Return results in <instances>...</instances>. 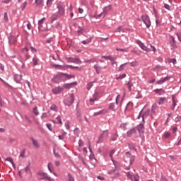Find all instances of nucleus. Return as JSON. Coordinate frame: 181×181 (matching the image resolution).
I'll list each match as a JSON object with an SVG mask.
<instances>
[{
  "mask_svg": "<svg viewBox=\"0 0 181 181\" xmlns=\"http://www.w3.org/2000/svg\"><path fill=\"white\" fill-rule=\"evenodd\" d=\"M57 13H55L52 16V22H54V21H56V19H58V18H62V16H64V6L62 4L57 5Z\"/></svg>",
  "mask_w": 181,
  "mask_h": 181,
  "instance_id": "obj_1",
  "label": "nucleus"
},
{
  "mask_svg": "<svg viewBox=\"0 0 181 181\" xmlns=\"http://www.w3.org/2000/svg\"><path fill=\"white\" fill-rule=\"evenodd\" d=\"M109 11H111V6H106L104 10H103V12L100 13V14H96L95 16V18L96 19H100L101 18H105V15H107V13H108Z\"/></svg>",
  "mask_w": 181,
  "mask_h": 181,
  "instance_id": "obj_2",
  "label": "nucleus"
},
{
  "mask_svg": "<svg viewBox=\"0 0 181 181\" xmlns=\"http://www.w3.org/2000/svg\"><path fill=\"white\" fill-rule=\"evenodd\" d=\"M74 103V95L71 94L64 100V104L70 107Z\"/></svg>",
  "mask_w": 181,
  "mask_h": 181,
  "instance_id": "obj_3",
  "label": "nucleus"
},
{
  "mask_svg": "<svg viewBox=\"0 0 181 181\" xmlns=\"http://www.w3.org/2000/svg\"><path fill=\"white\" fill-rule=\"evenodd\" d=\"M108 138V131L103 132L100 136L99 137V140L98 141V144H101L103 141H105Z\"/></svg>",
  "mask_w": 181,
  "mask_h": 181,
  "instance_id": "obj_4",
  "label": "nucleus"
},
{
  "mask_svg": "<svg viewBox=\"0 0 181 181\" xmlns=\"http://www.w3.org/2000/svg\"><path fill=\"white\" fill-rule=\"evenodd\" d=\"M126 162H129L131 165L134 163V161L135 160V156L131 155L129 152L126 153Z\"/></svg>",
  "mask_w": 181,
  "mask_h": 181,
  "instance_id": "obj_5",
  "label": "nucleus"
},
{
  "mask_svg": "<svg viewBox=\"0 0 181 181\" xmlns=\"http://www.w3.org/2000/svg\"><path fill=\"white\" fill-rule=\"evenodd\" d=\"M66 61L68 63H75L76 64H81L82 62L79 58H72L68 57L66 58Z\"/></svg>",
  "mask_w": 181,
  "mask_h": 181,
  "instance_id": "obj_6",
  "label": "nucleus"
},
{
  "mask_svg": "<svg viewBox=\"0 0 181 181\" xmlns=\"http://www.w3.org/2000/svg\"><path fill=\"white\" fill-rule=\"evenodd\" d=\"M137 45L141 47L142 50L144 52H146L147 53L151 52V49L148 48L146 46H145V44H144L142 42L137 40L136 41Z\"/></svg>",
  "mask_w": 181,
  "mask_h": 181,
  "instance_id": "obj_7",
  "label": "nucleus"
},
{
  "mask_svg": "<svg viewBox=\"0 0 181 181\" xmlns=\"http://www.w3.org/2000/svg\"><path fill=\"white\" fill-rule=\"evenodd\" d=\"M142 21L146 25L147 28H151V19H149V16H143Z\"/></svg>",
  "mask_w": 181,
  "mask_h": 181,
  "instance_id": "obj_8",
  "label": "nucleus"
},
{
  "mask_svg": "<svg viewBox=\"0 0 181 181\" xmlns=\"http://www.w3.org/2000/svg\"><path fill=\"white\" fill-rule=\"evenodd\" d=\"M127 177L132 181H139V175H133L130 172L127 173Z\"/></svg>",
  "mask_w": 181,
  "mask_h": 181,
  "instance_id": "obj_9",
  "label": "nucleus"
},
{
  "mask_svg": "<svg viewBox=\"0 0 181 181\" xmlns=\"http://www.w3.org/2000/svg\"><path fill=\"white\" fill-rule=\"evenodd\" d=\"M38 175L41 176L40 179H47L49 181H52V178L47 176V173H44L43 171H39Z\"/></svg>",
  "mask_w": 181,
  "mask_h": 181,
  "instance_id": "obj_10",
  "label": "nucleus"
},
{
  "mask_svg": "<svg viewBox=\"0 0 181 181\" xmlns=\"http://www.w3.org/2000/svg\"><path fill=\"white\" fill-rule=\"evenodd\" d=\"M63 91V88L58 86L52 89L53 94H60Z\"/></svg>",
  "mask_w": 181,
  "mask_h": 181,
  "instance_id": "obj_11",
  "label": "nucleus"
},
{
  "mask_svg": "<svg viewBox=\"0 0 181 181\" xmlns=\"http://www.w3.org/2000/svg\"><path fill=\"white\" fill-rule=\"evenodd\" d=\"M153 93L156 94H158V95H163V94H165L166 91L165 90L160 88V89H156L153 90Z\"/></svg>",
  "mask_w": 181,
  "mask_h": 181,
  "instance_id": "obj_12",
  "label": "nucleus"
},
{
  "mask_svg": "<svg viewBox=\"0 0 181 181\" xmlns=\"http://www.w3.org/2000/svg\"><path fill=\"white\" fill-rule=\"evenodd\" d=\"M31 141L33 142V145L37 149H39L40 148V144H39V142H37V140L32 138Z\"/></svg>",
  "mask_w": 181,
  "mask_h": 181,
  "instance_id": "obj_13",
  "label": "nucleus"
},
{
  "mask_svg": "<svg viewBox=\"0 0 181 181\" xmlns=\"http://www.w3.org/2000/svg\"><path fill=\"white\" fill-rule=\"evenodd\" d=\"M107 112H108L107 110H100L99 112H96L94 113V117H97L98 115H103V114H107Z\"/></svg>",
  "mask_w": 181,
  "mask_h": 181,
  "instance_id": "obj_14",
  "label": "nucleus"
},
{
  "mask_svg": "<svg viewBox=\"0 0 181 181\" xmlns=\"http://www.w3.org/2000/svg\"><path fill=\"white\" fill-rule=\"evenodd\" d=\"M45 21H46V18H43L41 20L39 21L38 22V28L40 29V30H42V28H43V23L45 22Z\"/></svg>",
  "mask_w": 181,
  "mask_h": 181,
  "instance_id": "obj_15",
  "label": "nucleus"
},
{
  "mask_svg": "<svg viewBox=\"0 0 181 181\" xmlns=\"http://www.w3.org/2000/svg\"><path fill=\"white\" fill-rule=\"evenodd\" d=\"M62 76H64V77H66V78H67L68 80H70V78H74V75H71V74H61L60 76L62 77Z\"/></svg>",
  "mask_w": 181,
  "mask_h": 181,
  "instance_id": "obj_16",
  "label": "nucleus"
},
{
  "mask_svg": "<svg viewBox=\"0 0 181 181\" xmlns=\"http://www.w3.org/2000/svg\"><path fill=\"white\" fill-rule=\"evenodd\" d=\"M14 78L16 83H21V81H22V75L16 74L14 76Z\"/></svg>",
  "mask_w": 181,
  "mask_h": 181,
  "instance_id": "obj_17",
  "label": "nucleus"
},
{
  "mask_svg": "<svg viewBox=\"0 0 181 181\" xmlns=\"http://www.w3.org/2000/svg\"><path fill=\"white\" fill-rule=\"evenodd\" d=\"M98 100V95L97 93L94 94L93 97L90 99V103H94Z\"/></svg>",
  "mask_w": 181,
  "mask_h": 181,
  "instance_id": "obj_18",
  "label": "nucleus"
},
{
  "mask_svg": "<svg viewBox=\"0 0 181 181\" xmlns=\"http://www.w3.org/2000/svg\"><path fill=\"white\" fill-rule=\"evenodd\" d=\"M115 60H117V58H114V57H112V59H110L111 64L112 66H113V67H117L118 66Z\"/></svg>",
  "mask_w": 181,
  "mask_h": 181,
  "instance_id": "obj_19",
  "label": "nucleus"
},
{
  "mask_svg": "<svg viewBox=\"0 0 181 181\" xmlns=\"http://www.w3.org/2000/svg\"><path fill=\"white\" fill-rule=\"evenodd\" d=\"M168 80H169V77H165V78L157 81L156 83L157 84H163V83H165V81H168Z\"/></svg>",
  "mask_w": 181,
  "mask_h": 181,
  "instance_id": "obj_20",
  "label": "nucleus"
},
{
  "mask_svg": "<svg viewBox=\"0 0 181 181\" xmlns=\"http://www.w3.org/2000/svg\"><path fill=\"white\" fill-rule=\"evenodd\" d=\"M47 168H48V170H49V172H51V173L54 172V168H53L52 163H48Z\"/></svg>",
  "mask_w": 181,
  "mask_h": 181,
  "instance_id": "obj_21",
  "label": "nucleus"
},
{
  "mask_svg": "<svg viewBox=\"0 0 181 181\" xmlns=\"http://www.w3.org/2000/svg\"><path fill=\"white\" fill-rule=\"evenodd\" d=\"M136 130L135 129H132L130 131L127 132V136H131L132 135H133L134 134H136Z\"/></svg>",
  "mask_w": 181,
  "mask_h": 181,
  "instance_id": "obj_22",
  "label": "nucleus"
},
{
  "mask_svg": "<svg viewBox=\"0 0 181 181\" xmlns=\"http://www.w3.org/2000/svg\"><path fill=\"white\" fill-rule=\"evenodd\" d=\"M165 101H166V98H160L158 103L159 104V105H162V104H165Z\"/></svg>",
  "mask_w": 181,
  "mask_h": 181,
  "instance_id": "obj_23",
  "label": "nucleus"
},
{
  "mask_svg": "<svg viewBox=\"0 0 181 181\" xmlns=\"http://www.w3.org/2000/svg\"><path fill=\"white\" fill-rule=\"evenodd\" d=\"M150 114H151V110H146V111L144 112V115H143V117H142L143 119H145V118L149 117V115H150Z\"/></svg>",
  "mask_w": 181,
  "mask_h": 181,
  "instance_id": "obj_24",
  "label": "nucleus"
},
{
  "mask_svg": "<svg viewBox=\"0 0 181 181\" xmlns=\"http://www.w3.org/2000/svg\"><path fill=\"white\" fill-rule=\"evenodd\" d=\"M91 40H93V37H89L86 40L82 41L83 45H88V43H90Z\"/></svg>",
  "mask_w": 181,
  "mask_h": 181,
  "instance_id": "obj_25",
  "label": "nucleus"
},
{
  "mask_svg": "<svg viewBox=\"0 0 181 181\" xmlns=\"http://www.w3.org/2000/svg\"><path fill=\"white\" fill-rule=\"evenodd\" d=\"M139 132H144V124H141L137 127Z\"/></svg>",
  "mask_w": 181,
  "mask_h": 181,
  "instance_id": "obj_26",
  "label": "nucleus"
},
{
  "mask_svg": "<svg viewBox=\"0 0 181 181\" xmlns=\"http://www.w3.org/2000/svg\"><path fill=\"white\" fill-rule=\"evenodd\" d=\"M109 110H110V111H115V105H114V103H111L109 105Z\"/></svg>",
  "mask_w": 181,
  "mask_h": 181,
  "instance_id": "obj_27",
  "label": "nucleus"
},
{
  "mask_svg": "<svg viewBox=\"0 0 181 181\" xmlns=\"http://www.w3.org/2000/svg\"><path fill=\"white\" fill-rule=\"evenodd\" d=\"M127 77V74H123L122 75H119L117 78H116V80H122V78H125Z\"/></svg>",
  "mask_w": 181,
  "mask_h": 181,
  "instance_id": "obj_28",
  "label": "nucleus"
},
{
  "mask_svg": "<svg viewBox=\"0 0 181 181\" xmlns=\"http://www.w3.org/2000/svg\"><path fill=\"white\" fill-rule=\"evenodd\" d=\"M125 64H127V63H124L120 65L119 67L118 68V71H122V70L125 69V66H124Z\"/></svg>",
  "mask_w": 181,
  "mask_h": 181,
  "instance_id": "obj_29",
  "label": "nucleus"
},
{
  "mask_svg": "<svg viewBox=\"0 0 181 181\" xmlns=\"http://www.w3.org/2000/svg\"><path fill=\"white\" fill-rule=\"evenodd\" d=\"M170 45H172L173 46H175V43H176L175 38L173 37H170Z\"/></svg>",
  "mask_w": 181,
  "mask_h": 181,
  "instance_id": "obj_30",
  "label": "nucleus"
},
{
  "mask_svg": "<svg viewBox=\"0 0 181 181\" xmlns=\"http://www.w3.org/2000/svg\"><path fill=\"white\" fill-rule=\"evenodd\" d=\"M50 110H52V111L57 112V106H56V105H52Z\"/></svg>",
  "mask_w": 181,
  "mask_h": 181,
  "instance_id": "obj_31",
  "label": "nucleus"
},
{
  "mask_svg": "<svg viewBox=\"0 0 181 181\" xmlns=\"http://www.w3.org/2000/svg\"><path fill=\"white\" fill-rule=\"evenodd\" d=\"M131 67H136L138 66V62L134 61L130 63Z\"/></svg>",
  "mask_w": 181,
  "mask_h": 181,
  "instance_id": "obj_32",
  "label": "nucleus"
},
{
  "mask_svg": "<svg viewBox=\"0 0 181 181\" xmlns=\"http://www.w3.org/2000/svg\"><path fill=\"white\" fill-rule=\"evenodd\" d=\"M102 59H105V60H112V57L111 55L103 56Z\"/></svg>",
  "mask_w": 181,
  "mask_h": 181,
  "instance_id": "obj_33",
  "label": "nucleus"
},
{
  "mask_svg": "<svg viewBox=\"0 0 181 181\" xmlns=\"http://www.w3.org/2000/svg\"><path fill=\"white\" fill-rule=\"evenodd\" d=\"M33 62L34 66H37V63H39V59L37 58H33Z\"/></svg>",
  "mask_w": 181,
  "mask_h": 181,
  "instance_id": "obj_34",
  "label": "nucleus"
},
{
  "mask_svg": "<svg viewBox=\"0 0 181 181\" xmlns=\"http://www.w3.org/2000/svg\"><path fill=\"white\" fill-rule=\"evenodd\" d=\"M94 69L96 70V73L100 74V69H101L100 66H98V65H94Z\"/></svg>",
  "mask_w": 181,
  "mask_h": 181,
  "instance_id": "obj_35",
  "label": "nucleus"
},
{
  "mask_svg": "<svg viewBox=\"0 0 181 181\" xmlns=\"http://www.w3.org/2000/svg\"><path fill=\"white\" fill-rule=\"evenodd\" d=\"M117 52H128V48H123V49H119V48H117L116 49Z\"/></svg>",
  "mask_w": 181,
  "mask_h": 181,
  "instance_id": "obj_36",
  "label": "nucleus"
},
{
  "mask_svg": "<svg viewBox=\"0 0 181 181\" xmlns=\"http://www.w3.org/2000/svg\"><path fill=\"white\" fill-rule=\"evenodd\" d=\"M6 160H7V162H11V163H12L13 166H15V163H13V160L12 159V158L8 157L6 159Z\"/></svg>",
  "mask_w": 181,
  "mask_h": 181,
  "instance_id": "obj_37",
  "label": "nucleus"
},
{
  "mask_svg": "<svg viewBox=\"0 0 181 181\" xmlns=\"http://www.w3.org/2000/svg\"><path fill=\"white\" fill-rule=\"evenodd\" d=\"M16 42V37H11L10 38V43L12 45Z\"/></svg>",
  "mask_w": 181,
  "mask_h": 181,
  "instance_id": "obj_38",
  "label": "nucleus"
},
{
  "mask_svg": "<svg viewBox=\"0 0 181 181\" xmlns=\"http://www.w3.org/2000/svg\"><path fill=\"white\" fill-rule=\"evenodd\" d=\"M73 83H66L64 86V88H71Z\"/></svg>",
  "mask_w": 181,
  "mask_h": 181,
  "instance_id": "obj_39",
  "label": "nucleus"
},
{
  "mask_svg": "<svg viewBox=\"0 0 181 181\" xmlns=\"http://www.w3.org/2000/svg\"><path fill=\"white\" fill-rule=\"evenodd\" d=\"M175 107H176V101L175 100V97H173V107H172V110H175Z\"/></svg>",
  "mask_w": 181,
  "mask_h": 181,
  "instance_id": "obj_40",
  "label": "nucleus"
},
{
  "mask_svg": "<svg viewBox=\"0 0 181 181\" xmlns=\"http://www.w3.org/2000/svg\"><path fill=\"white\" fill-rule=\"evenodd\" d=\"M53 83H59L60 81H59V76H55L53 79H52Z\"/></svg>",
  "mask_w": 181,
  "mask_h": 181,
  "instance_id": "obj_41",
  "label": "nucleus"
},
{
  "mask_svg": "<svg viewBox=\"0 0 181 181\" xmlns=\"http://www.w3.org/2000/svg\"><path fill=\"white\" fill-rule=\"evenodd\" d=\"M33 112L35 115H39V111H37V107H34Z\"/></svg>",
  "mask_w": 181,
  "mask_h": 181,
  "instance_id": "obj_42",
  "label": "nucleus"
},
{
  "mask_svg": "<svg viewBox=\"0 0 181 181\" xmlns=\"http://www.w3.org/2000/svg\"><path fill=\"white\" fill-rule=\"evenodd\" d=\"M117 138H118V134H115V135L112 136L110 141H117Z\"/></svg>",
  "mask_w": 181,
  "mask_h": 181,
  "instance_id": "obj_43",
  "label": "nucleus"
},
{
  "mask_svg": "<svg viewBox=\"0 0 181 181\" xmlns=\"http://www.w3.org/2000/svg\"><path fill=\"white\" fill-rule=\"evenodd\" d=\"M48 117H50V114L49 113H43L42 117V118H47Z\"/></svg>",
  "mask_w": 181,
  "mask_h": 181,
  "instance_id": "obj_44",
  "label": "nucleus"
},
{
  "mask_svg": "<svg viewBox=\"0 0 181 181\" xmlns=\"http://www.w3.org/2000/svg\"><path fill=\"white\" fill-rule=\"evenodd\" d=\"M27 5H28L27 2L23 3L22 5H21V9L23 11V9H25V8H26Z\"/></svg>",
  "mask_w": 181,
  "mask_h": 181,
  "instance_id": "obj_45",
  "label": "nucleus"
},
{
  "mask_svg": "<svg viewBox=\"0 0 181 181\" xmlns=\"http://www.w3.org/2000/svg\"><path fill=\"white\" fill-rule=\"evenodd\" d=\"M4 19L5 22H8V13H4Z\"/></svg>",
  "mask_w": 181,
  "mask_h": 181,
  "instance_id": "obj_46",
  "label": "nucleus"
},
{
  "mask_svg": "<svg viewBox=\"0 0 181 181\" xmlns=\"http://www.w3.org/2000/svg\"><path fill=\"white\" fill-rule=\"evenodd\" d=\"M69 181H74V178L71 176V174L68 175Z\"/></svg>",
  "mask_w": 181,
  "mask_h": 181,
  "instance_id": "obj_47",
  "label": "nucleus"
},
{
  "mask_svg": "<svg viewBox=\"0 0 181 181\" xmlns=\"http://www.w3.org/2000/svg\"><path fill=\"white\" fill-rule=\"evenodd\" d=\"M114 153H115V150L110 151V157L111 158V159H112V156L114 155Z\"/></svg>",
  "mask_w": 181,
  "mask_h": 181,
  "instance_id": "obj_48",
  "label": "nucleus"
},
{
  "mask_svg": "<svg viewBox=\"0 0 181 181\" xmlns=\"http://www.w3.org/2000/svg\"><path fill=\"white\" fill-rule=\"evenodd\" d=\"M5 105V103H4V100H2V98L0 96V107H4Z\"/></svg>",
  "mask_w": 181,
  "mask_h": 181,
  "instance_id": "obj_49",
  "label": "nucleus"
},
{
  "mask_svg": "<svg viewBox=\"0 0 181 181\" xmlns=\"http://www.w3.org/2000/svg\"><path fill=\"white\" fill-rule=\"evenodd\" d=\"M52 66H53V67H54L55 69H62V66H61V65H59V64H53Z\"/></svg>",
  "mask_w": 181,
  "mask_h": 181,
  "instance_id": "obj_50",
  "label": "nucleus"
},
{
  "mask_svg": "<svg viewBox=\"0 0 181 181\" xmlns=\"http://www.w3.org/2000/svg\"><path fill=\"white\" fill-rule=\"evenodd\" d=\"M65 127L66 129H70V122H67L65 123Z\"/></svg>",
  "mask_w": 181,
  "mask_h": 181,
  "instance_id": "obj_51",
  "label": "nucleus"
},
{
  "mask_svg": "<svg viewBox=\"0 0 181 181\" xmlns=\"http://www.w3.org/2000/svg\"><path fill=\"white\" fill-rule=\"evenodd\" d=\"M25 172L28 173L30 171V167H29V165H28L27 167H25L24 168Z\"/></svg>",
  "mask_w": 181,
  "mask_h": 181,
  "instance_id": "obj_52",
  "label": "nucleus"
},
{
  "mask_svg": "<svg viewBox=\"0 0 181 181\" xmlns=\"http://www.w3.org/2000/svg\"><path fill=\"white\" fill-rule=\"evenodd\" d=\"M57 120L58 121L59 124H63L62 122V117L58 116L57 117Z\"/></svg>",
  "mask_w": 181,
  "mask_h": 181,
  "instance_id": "obj_53",
  "label": "nucleus"
},
{
  "mask_svg": "<svg viewBox=\"0 0 181 181\" xmlns=\"http://www.w3.org/2000/svg\"><path fill=\"white\" fill-rule=\"evenodd\" d=\"M91 87H93V82H90L89 83H88V90H90Z\"/></svg>",
  "mask_w": 181,
  "mask_h": 181,
  "instance_id": "obj_54",
  "label": "nucleus"
},
{
  "mask_svg": "<svg viewBox=\"0 0 181 181\" xmlns=\"http://www.w3.org/2000/svg\"><path fill=\"white\" fill-rule=\"evenodd\" d=\"M78 145H79V146H84V142H83L82 140H79Z\"/></svg>",
  "mask_w": 181,
  "mask_h": 181,
  "instance_id": "obj_55",
  "label": "nucleus"
},
{
  "mask_svg": "<svg viewBox=\"0 0 181 181\" xmlns=\"http://www.w3.org/2000/svg\"><path fill=\"white\" fill-rule=\"evenodd\" d=\"M164 8L168 11H170V6H169V4H165Z\"/></svg>",
  "mask_w": 181,
  "mask_h": 181,
  "instance_id": "obj_56",
  "label": "nucleus"
},
{
  "mask_svg": "<svg viewBox=\"0 0 181 181\" xmlns=\"http://www.w3.org/2000/svg\"><path fill=\"white\" fill-rule=\"evenodd\" d=\"M25 151L24 150L20 154L21 158H25Z\"/></svg>",
  "mask_w": 181,
  "mask_h": 181,
  "instance_id": "obj_57",
  "label": "nucleus"
},
{
  "mask_svg": "<svg viewBox=\"0 0 181 181\" xmlns=\"http://www.w3.org/2000/svg\"><path fill=\"white\" fill-rule=\"evenodd\" d=\"M169 136H170V133L166 132V133L164 134V137L165 138H169Z\"/></svg>",
  "mask_w": 181,
  "mask_h": 181,
  "instance_id": "obj_58",
  "label": "nucleus"
},
{
  "mask_svg": "<svg viewBox=\"0 0 181 181\" xmlns=\"http://www.w3.org/2000/svg\"><path fill=\"white\" fill-rule=\"evenodd\" d=\"M129 149H132V151H135V146H134V145L129 144Z\"/></svg>",
  "mask_w": 181,
  "mask_h": 181,
  "instance_id": "obj_59",
  "label": "nucleus"
},
{
  "mask_svg": "<svg viewBox=\"0 0 181 181\" xmlns=\"http://www.w3.org/2000/svg\"><path fill=\"white\" fill-rule=\"evenodd\" d=\"M52 2H53V0H47V5L50 6V5H52Z\"/></svg>",
  "mask_w": 181,
  "mask_h": 181,
  "instance_id": "obj_60",
  "label": "nucleus"
},
{
  "mask_svg": "<svg viewBox=\"0 0 181 181\" xmlns=\"http://www.w3.org/2000/svg\"><path fill=\"white\" fill-rule=\"evenodd\" d=\"M54 154L56 158H60V154L59 153H55L54 150Z\"/></svg>",
  "mask_w": 181,
  "mask_h": 181,
  "instance_id": "obj_61",
  "label": "nucleus"
},
{
  "mask_svg": "<svg viewBox=\"0 0 181 181\" xmlns=\"http://www.w3.org/2000/svg\"><path fill=\"white\" fill-rule=\"evenodd\" d=\"M177 36L178 37V40H180V42H181V33H177Z\"/></svg>",
  "mask_w": 181,
  "mask_h": 181,
  "instance_id": "obj_62",
  "label": "nucleus"
},
{
  "mask_svg": "<svg viewBox=\"0 0 181 181\" xmlns=\"http://www.w3.org/2000/svg\"><path fill=\"white\" fill-rule=\"evenodd\" d=\"M30 49L33 53H36V52H37L33 47H30Z\"/></svg>",
  "mask_w": 181,
  "mask_h": 181,
  "instance_id": "obj_63",
  "label": "nucleus"
},
{
  "mask_svg": "<svg viewBox=\"0 0 181 181\" xmlns=\"http://www.w3.org/2000/svg\"><path fill=\"white\" fill-rule=\"evenodd\" d=\"M47 127L48 128V129H49V131H52V124H47Z\"/></svg>",
  "mask_w": 181,
  "mask_h": 181,
  "instance_id": "obj_64",
  "label": "nucleus"
}]
</instances>
